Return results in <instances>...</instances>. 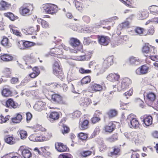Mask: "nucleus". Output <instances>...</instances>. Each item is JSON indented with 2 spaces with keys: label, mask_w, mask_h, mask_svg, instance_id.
<instances>
[{
  "label": "nucleus",
  "mask_w": 158,
  "mask_h": 158,
  "mask_svg": "<svg viewBox=\"0 0 158 158\" xmlns=\"http://www.w3.org/2000/svg\"><path fill=\"white\" fill-rule=\"evenodd\" d=\"M52 73L59 78H63L64 73L61 68L60 61L58 59L55 60L52 64Z\"/></svg>",
  "instance_id": "1"
},
{
  "label": "nucleus",
  "mask_w": 158,
  "mask_h": 158,
  "mask_svg": "<svg viewBox=\"0 0 158 158\" xmlns=\"http://www.w3.org/2000/svg\"><path fill=\"white\" fill-rule=\"evenodd\" d=\"M43 11L46 13L54 15L58 11L59 9L57 6L52 3H46L43 5Z\"/></svg>",
  "instance_id": "2"
},
{
  "label": "nucleus",
  "mask_w": 158,
  "mask_h": 158,
  "mask_svg": "<svg viewBox=\"0 0 158 158\" xmlns=\"http://www.w3.org/2000/svg\"><path fill=\"white\" fill-rule=\"evenodd\" d=\"M32 9L33 6L31 4L24 3L19 8V12L22 16H28L31 15Z\"/></svg>",
  "instance_id": "3"
},
{
  "label": "nucleus",
  "mask_w": 158,
  "mask_h": 158,
  "mask_svg": "<svg viewBox=\"0 0 158 158\" xmlns=\"http://www.w3.org/2000/svg\"><path fill=\"white\" fill-rule=\"evenodd\" d=\"M127 121L131 128H137L139 127V121L133 114H131L127 116Z\"/></svg>",
  "instance_id": "4"
},
{
  "label": "nucleus",
  "mask_w": 158,
  "mask_h": 158,
  "mask_svg": "<svg viewBox=\"0 0 158 158\" xmlns=\"http://www.w3.org/2000/svg\"><path fill=\"white\" fill-rule=\"evenodd\" d=\"M132 84L131 80L128 78L123 79L120 85L117 87V89L119 91L125 90L128 89L131 86Z\"/></svg>",
  "instance_id": "5"
},
{
  "label": "nucleus",
  "mask_w": 158,
  "mask_h": 158,
  "mask_svg": "<svg viewBox=\"0 0 158 158\" xmlns=\"http://www.w3.org/2000/svg\"><path fill=\"white\" fill-rule=\"evenodd\" d=\"M149 69V66L146 64L137 68L135 71V73L137 75H145L148 73Z\"/></svg>",
  "instance_id": "6"
},
{
  "label": "nucleus",
  "mask_w": 158,
  "mask_h": 158,
  "mask_svg": "<svg viewBox=\"0 0 158 158\" xmlns=\"http://www.w3.org/2000/svg\"><path fill=\"white\" fill-rule=\"evenodd\" d=\"M152 50L153 54H155L157 52L156 48L149 45L148 43H146L143 47L142 51L143 53L148 54L150 53Z\"/></svg>",
  "instance_id": "7"
},
{
  "label": "nucleus",
  "mask_w": 158,
  "mask_h": 158,
  "mask_svg": "<svg viewBox=\"0 0 158 158\" xmlns=\"http://www.w3.org/2000/svg\"><path fill=\"white\" fill-rule=\"evenodd\" d=\"M80 99L79 101L80 104L81 106L84 107H87L90 104H92L94 105H95L97 103L99 102L98 99Z\"/></svg>",
  "instance_id": "8"
},
{
  "label": "nucleus",
  "mask_w": 158,
  "mask_h": 158,
  "mask_svg": "<svg viewBox=\"0 0 158 158\" xmlns=\"http://www.w3.org/2000/svg\"><path fill=\"white\" fill-rule=\"evenodd\" d=\"M98 39L99 44L104 46L108 45L110 41V38L107 36L98 35Z\"/></svg>",
  "instance_id": "9"
},
{
  "label": "nucleus",
  "mask_w": 158,
  "mask_h": 158,
  "mask_svg": "<svg viewBox=\"0 0 158 158\" xmlns=\"http://www.w3.org/2000/svg\"><path fill=\"white\" fill-rule=\"evenodd\" d=\"M114 56H108L104 60L103 66L106 69L108 68L114 63Z\"/></svg>",
  "instance_id": "10"
},
{
  "label": "nucleus",
  "mask_w": 158,
  "mask_h": 158,
  "mask_svg": "<svg viewBox=\"0 0 158 158\" xmlns=\"http://www.w3.org/2000/svg\"><path fill=\"white\" fill-rule=\"evenodd\" d=\"M2 104L6 107L9 108H16L19 106V104L14 102L13 99H7L6 101H2Z\"/></svg>",
  "instance_id": "11"
},
{
  "label": "nucleus",
  "mask_w": 158,
  "mask_h": 158,
  "mask_svg": "<svg viewBox=\"0 0 158 158\" xmlns=\"http://www.w3.org/2000/svg\"><path fill=\"white\" fill-rule=\"evenodd\" d=\"M0 44L4 47L6 48H9L12 46V44L9 39L5 36H4L1 41Z\"/></svg>",
  "instance_id": "12"
},
{
  "label": "nucleus",
  "mask_w": 158,
  "mask_h": 158,
  "mask_svg": "<svg viewBox=\"0 0 158 158\" xmlns=\"http://www.w3.org/2000/svg\"><path fill=\"white\" fill-rule=\"evenodd\" d=\"M24 59L26 62V64H33L36 62V58L33 53L24 56Z\"/></svg>",
  "instance_id": "13"
},
{
  "label": "nucleus",
  "mask_w": 158,
  "mask_h": 158,
  "mask_svg": "<svg viewBox=\"0 0 158 158\" xmlns=\"http://www.w3.org/2000/svg\"><path fill=\"white\" fill-rule=\"evenodd\" d=\"M12 55L8 53H1L0 54V60L4 62H8L13 60Z\"/></svg>",
  "instance_id": "14"
},
{
  "label": "nucleus",
  "mask_w": 158,
  "mask_h": 158,
  "mask_svg": "<svg viewBox=\"0 0 158 158\" xmlns=\"http://www.w3.org/2000/svg\"><path fill=\"white\" fill-rule=\"evenodd\" d=\"M127 7L131 8H135L137 4L134 0H119Z\"/></svg>",
  "instance_id": "15"
},
{
  "label": "nucleus",
  "mask_w": 158,
  "mask_h": 158,
  "mask_svg": "<svg viewBox=\"0 0 158 158\" xmlns=\"http://www.w3.org/2000/svg\"><path fill=\"white\" fill-rule=\"evenodd\" d=\"M106 78L109 81L114 82L118 81L120 76L118 73H111L108 74Z\"/></svg>",
  "instance_id": "16"
},
{
  "label": "nucleus",
  "mask_w": 158,
  "mask_h": 158,
  "mask_svg": "<svg viewBox=\"0 0 158 158\" xmlns=\"http://www.w3.org/2000/svg\"><path fill=\"white\" fill-rule=\"evenodd\" d=\"M128 62L131 65L137 66L141 64V60L139 58L134 56L130 57L128 59Z\"/></svg>",
  "instance_id": "17"
},
{
  "label": "nucleus",
  "mask_w": 158,
  "mask_h": 158,
  "mask_svg": "<svg viewBox=\"0 0 158 158\" xmlns=\"http://www.w3.org/2000/svg\"><path fill=\"white\" fill-rule=\"evenodd\" d=\"M40 29V26L39 25L32 26L27 29V33L30 35L35 34L37 32H39Z\"/></svg>",
  "instance_id": "18"
},
{
  "label": "nucleus",
  "mask_w": 158,
  "mask_h": 158,
  "mask_svg": "<svg viewBox=\"0 0 158 158\" xmlns=\"http://www.w3.org/2000/svg\"><path fill=\"white\" fill-rule=\"evenodd\" d=\"M59 114L57 112H51L49 115L47 116L48 120L51 123H53L58 119L59 118Z\"/></svg>",
  "instance_id": "19"
},
{
  "label": "nucleus",
  "mask_w": 158,
  "mask_h": 158,
  "mask_svg": "<svg viewBox=\"0 0 158 158\" xmlns=\"http://www.w3.org/2000/svg\"><path fill=\"white\" fill-rule=\"evenodd\" d=\"M55 147L57 151L60 152L66 151L68 149L66 145L61 143H55Z\"/></svg>",
  "instance_id": "20"
},
{
  "label": "nucleus",
  "mask_w": 158,
  "mask_h": 158,
  "mask_svg": "<svg viewBox=\"0 0 158 158\" xmlns=\"http://www.w3.org/2000/svg\"><path fill=\"white\" fill-rule=\"evenodd\" d=\"M115 127V125L113 122H111L104 127V130L106 132L111 133L114 130Z\"/></svg>",
  "instance_id": "21"
},
{
  "label": "nucleus",
  "mask_w": 158,
  "mask_h": 158,
  "mask_svg": "<svg viewBox=\"0 0 158 158\" xmlns=\"http://www.w3.org/2000/svg\"><path fill=\"white\" fill-rule=\"evenodd\" d=\"M49 53L51 56L58 57V55L63 54V52L59 48H55L51 49Z\"/></svg>",
  "instance_id": "22"
},
{
  "label": "nucleus",
  "mask_w": 158,
  "mask_h": 158,
  "mask_svg": "<svg viewBox=\"0 0 158 158\" xmlns=\"http://www.w3.org/2000/svg\"><path fill=\"white\" fill-rule=\"evenodd\" d=\"M149 13L147 10L143 9L139 12L137 17L139 20H143L148 17Z\"/></svg>",
  "instance_id": "23"
},
{
  "label": "nucleus",
  "mask_w": 158,
  "mask_h": 158,
  "mask_svg": "<svg viewBox=\"0 0 158 158\" xmlns=\"http://www.w3.org/2000/svg\"><path fill=\"white\" fill-rule=\"evenodd\" d=\"M69 43L73 47L79 48L80 46H82L80 44V41L77 38H70Z\"/></svg>",
  "instance_id": "24"
},
{
  "label": "nucleus",
  "mask_w": 158,
  "mask_h": 158,
  "mask_svg": "<svg viewBox=\"0 0 158 158\" xmlns=\"http://www.w3.org/2000/svg\"><path fill=\"white\" fill-rule=\"evenodd\" d=\"M73 3H74L76 9L80 11H83L85 8V6L83 3L77 0H74Z\"/></svg>",
  "instance_id": "25"
},
{
  "label": "nucleus",
  "mask_w": 158,
  "mask_h": 158,
  "mask_svg": "<svg viewBox=\"0 0 158 158\" xmlns=\"http://www.w3.org/2000/svg\"><path fill=\"white\" fill-rule=\"evenodd\" d=\"M21 154L24 158H30L31 156V153L30 151L26 148L22 149L20 148Z\"/></svg>",
  "instance_id": "26"
},
{
  "label": "nucleus",
  "mask_w": 158,
  "mask_h": 158,
  "mask_svg": "<svg viewBox=\"0 0 158 158\" xmlns=\"http://www.w3.org/2000/svg\"><path fill=\"white\" fill-rule=\"evenodd\" d=\"M36 45L35 43L23 40V49H27Z\"/></svg>",
  "instance_id": "27"
},
{
  "label": "nucleus",
  "mask_w": 158,
  "mask_h": 158,
  "mask_svg": "<svg viewBox=\"0 0 158 158\" xmlns=\"http://www.w3.org/2000/svg\"><path fill=\"white\" fill-rule=\"evenodd\" d=\"M11 6V5L7 2L3 0L0 2V10H5Z\"/></svg>",
  "instance_id": "28"
},
{
  "label": "nucleus",
  "mask_w": 158,
  "mask_h": 158,
  "mask_svg": "<svg viewBox=\"0 0 158 158\" xmlns=\"http://www.w3.org/2000/svg\"><path fill=\"white\" fill-rule=\"evenodd\" d=\"M37 21L39 23H41L42 27L44 28L47 29L49 27V23L46 20L41 18H38Z\"/></svg>",
  "instance_id": "29"
},
{
  "label": "nucleus",
  "mask_w": 158,
  "mask_h": 158,
  "mask_svg": "<svg viewBox=\"0 0 158 158\" xmlns=\"http://www.w3.org/2000/svg\"><path fill=\"white\" fill-rule=\"evenodd\" d=\"M10 31L14 34L19 37H21L22 36V34L20 31L18 30V29L15 27H12L11 26H9Z\"/></svg>",
  "instance_id": "30"
},
{
  "label": "nucleus",
  "mask_w": 158,
  "mask_h": 158,
  "mask_svg": "<svg viewBox=\"0 0 158 158\" xmlns=\"http://www.w3.org/2000/svg\"><path fill=\"white\" fill-rule=\"evenodd\" d=\"M12 92L10 89L5 88L2 91V94L4 97H8L12 96Z\"/></svg>",
  "instance_id": "31"
},
{
  "label": "nucleus",
  "mask_w": 158,
  "mask_h": 158,
  "mask_svg": "<svg viewBox=\"0 0 158 158\" xmlns=\"http://www.w3.org/2000/svg\"><path fill=\"white\" fill-rule=\"evenodd\" d=\"M148 10L152 14L155 15H158V6H151L148 7Z\"/></svg>",
  "instance_id": "32"
},
{
  "label": "nucleus",
  "mask_w": 158,
  "mask_h": 158,
  "mask_svg": "<svg viewBox=\"0 0 158 158\" xmlns=\"http://www.w3.org/2000/svg\"><path fill=\"white\" fill-rule=\"evenodd\" d=\"M91 88L96 92L101 91L102 89V87L99 84H97L92 82L90 84Z\"/></svg>",
  "instance_id": "33"
},
{
  "label": "nucleus",
  "mask_w": 158,
  "mask_h": 158,
  "mask_svg": "<svg viewBox=\"0 0 158 158\" xmlns=\"http://www.w3.org/2000/svg\"><path fill=\"white\" fill-rule=\"evenodd\" d=\"M4 15L5 17L8 18L10 19L12 21H14L19 19V17L15 15L10 12L5 13L4 14Z\"/></svg>",
  "instance_id": "34"
},
{
  "label": "nucleus",
  "mask_w": 158,
  "mask_h": 158,
  "mask_svg": "<svg viewBox=\"0 0 158 158\" xmlns=\"http://www.w3.org/2000/svg\"><path fill=\"white\" fill-rule=\"evenodd\" d=\"M4 140L6 143L10 145L14 144L16 142L14 137L13 136H10L9 135L6 136Z\"/></svg>",
  "instance_id": "35"
},
{
  "label": "nucleus",
  "mask_w": 158,
  "mask_h": 158,
  "mask_svg": "<svg viewBox=\"0 0 158 158\" xmlns=\"http://www.w3.org/2000/svg\"><path fill=\"white\" fill-rule=\"evenodd\" d=\"M143 121L146 126H148L152 124V118L151 115L146 116L144 117Z\"/></svg>",
  "instance_id": "36"
},
{
  "label": "nucleus",
  "mask_w": 158,
  "mask_h": 158,
  "mask_svg": "<svg viewBox=\"0 0 158 158\" xmlns=\"http://www.w3.org/2000/svg\"><path fill=\"white\" fill-rule=\"evenodd\" d=\"M47 134L49 135L48 136H47V137L44 136H43L41 135L39 136V137H37L36 138H35V140L36 141H39L41 142L43 141H45L48 140V139L51 137L52 136V135L51 133H47Z\"/></svg>",
  "instance_id": "37"
},
{
  "label": "nucleus",
  "mask_w": 158,
  "mask_h": 158,
  "mask_svg": "<svg viewBox=\"0 0 158 158\" xmlns=\"http://www.w3.org/2000/svg\"><path fill=\"white\" fill-rule=\"evenodd\" d=\"M51 102L55 104L67 105V102L65 99H50Z\"/></svg>",
  "instance_id": "38"
},
{
  "label": "nucleus",
  "mask_w": 158,
  "mask_h": 158,
  "mask_svg": "<svg viewBox=\"0 0 158 158\" xmlns=\"http://www.w3.org/2000/svg\"><path fill=\"white\" fill-rule=\"evenodd\" d=\"M134 31L137 35L142 36L143 35L145 30L142 27H136L135 28Z\"/></svg>",
  "instance_id": "39"
},
{
  "label": "nucleus",
  "mask_w": 158,
  "mask_h": 158,
  "mask_svg": "<svg viewBox=\"0 0 158 158\" xmlns=\"http://www.w3.org/2000/svg\"><path fill=\"white\" fill-rule=\"evenodd\" d=\"M79 128L82 130H84L87 129L88 127L89 121L88 120H85L80 123H79Z\"/></svg>",
  "instance_id": "40"
},
{
  "label": "nucleus",
  "mask_w": 158,
  "mask_h": 158,
  "mask_svg": "<svg viewBox=\"0 0 158 158\" xmlns=\"http://www.w3.org/2000/svg\"><path fill=\"white\" fill-rule=\"evenodd\" d=\"M117 113V111L115 109H111L107 112V114L109 118H112L115 116Z\"/></svg>",
  "instance_id": "41"
},
{
  "label": "nucleus",
  "mask_w": 158,
  "mask_h": 158,
  "mask_svg": "<svg viewBox=\"0 0 158 158\" xmlns=\"http://www.w3.org/2000/svg\"><path fill=\"white\" fill-rule=\"evenodd\" d=\"M22 119V116L19 113L17 114L15 117L12 118L11 120L13 123H19Z\"/></svg>",
  "instance_id": "42"
},
{
  "label": "nucleus",
  "mask_w": 158,
  "mask_h": 158,
  "mask_svg": "<svg viewBox=\"0 0 158 158\" xmlns=\"http://www.w3.org/2000/svg\"><path fill=\"white\" fill-rule=\"evenodd\" d=\"M130 23L128 21H125L122 23L118 25L120 29H123L128 28L129 27Z\"/></svg>",
  "instance_id": "43"
},
{
  "label": "nucleus",
  "mask_w": 158,
  "mask_h": 158,
  "mask_svg": "<svg viewBox=\"0 0 158 158\" xmlns=\"http://www.w3.org/2000/svg\"><path fill=\"white\" fill-rule=\"evenodd\" d=\"M91 80V77L90 76H86L84 77L81 80L82 84H85L89 83Z\"/></svg>",
  "instance_id": "44"
},
{
  "label": "nucleus",
  "mask_w": 158,
  "mask_h": 158,
  "mask_svg": "<svg viewBox=\"0 0 158 158\" xmlns=\"http://www.w3.org/2000/svg\"><path fill=\"white\" fill-rule=\"evenodd\" d=\"M49 84V85L52 87L53 89H56L57 88L59 89H61L62 88L61 85L60 84L58 83L57 82H54Z\"/></svg>",
  "instance_id": "45"
},
{
  "label": "nucleus",
  "mask_w": 158,
  "mask_h": 158,
  "mask_svg": "<svg viewBox=\"0 0 158 158\" xmlns=\"http://www.w3.org/2000/svg\"><path fill=\"white\" fill-rule=\"evenodd\" d=\"M120 150L119 148L114 147L113 151L110 153L111 156L113 157L114 156L119 155L120 154Z\"/></svg>",
  "instance_id": "46"
},
{
  "label": "nucleus",
  "mask_w": 158,
  "mask_h": 158,
  "mask_svg": "<svg viewBox=\"0 0 158 158\" xmlns=\"http://www.w3.org/2000/svg\"><path fill=\"white\" fill-rule=\"evenodd\" d=\"M100 130V129L99 126H97L94 130L93 133L91 135L89 138H92L95 137L96 135L99 133Z\"/></svg>",
  "instance_id": "47"
},
{
  "label": "nucleus",
  "mask_w": 158,
  "mask_h": 158,
  "mask_svg": "<svg viewBox=\"0 0 158 158\" xmlns=\"http://www.w3.org/2000/svg\"><path fill=\"white\" fill-rule=\"evenodd\" d=\"M46 103L40 100L36 102L34 107L41 109V108L44 107Z\"/></svg>",
  "instance_id": "48"
},
{
  "label": "nucleus",
  "mask_w": 158,
  "mask_h": 158,
  "mask_svg": "<svg viewBox=\"0 0 158 158\" xmlns=\"http://www.w3.org/2000/svg\"><path fill=\"white\" fill-rule=\"evenodd\" d=\"M83 46H80L79 48L74 47V49H70V51L71 53H77L79 52L82 51Z\"/></svg>",
  "instance_id": "49"
},
{
  "label": "nucleus",
  "mask_w": 158,
  "mask_h": 158,
  "mask_svg": "<svg viewBox=\"0 0 158 158\" xmlns=\"http://www.w3.org/2000/svg\"><path fill=\"white\" fill-rule=\"evenodd\" d=\"M118 136L117 134H113L111 137L107 138V140L109 142H113L118 139Z\"/></svg>",
  "instance_id": "50"
},
{
  "label": "nucleus",
  "mask_w": 158,
  "mask_h": 158,
  "mask_svg": "<svg viewBox=\"0 0 158 158\" xmlns=\"http://www.w3.org/2000/svg\"><path fill=\"white\" fill-rule=\"evenodd\" d=\"M78 136L80 139L82 140H85L88 137L87 134L82 132L79 133Z\"/></svg>",
  "instance_id": "51"
},
{
  "label": "nucleus",
  "mask_w": 158,
  "mask_h": 158,
  "mask_svg": "<svg viewBox=\"0 0 158 158\" xmlns=\"http://www.w3.org/2000/svg\"><path fill=\"white\" fill-rule=\"evenodd\" d=\"M19 134L20 137L22 139H24L26 138L27 136V132L24 130H21L19 131Z\"/></svg>",
  "instance_id": "52"
},
{
  "label": "nucleus",
  "mask_w": 158,
  "mask_h": 158,
  "mask_svg": "<svg viewBox=\"0 0 158 158\" xmlns=\"http://www.w3.org/2000/svg\"><path fill=\"white\" fill-rule=\"evenodd\" d=\"M58 158H73V156L69 153H64L60 154Z\"/></svg>",
  "instance_id": "53"
},
{
  "label": "nucleus",
  "mask_w": 158,
  "mask_h": 158,
  "mask_svg": "<svg viewBox=\"0 0 158 158\" xmlns=\"http://www.w3.org/2000/svg\"><path fill=\"white\" fill-rule=\"evenodd\" d=\"M155 99H144L146 103L148 106H153Z\"/></svg>",
  "instance_id": "54"
},
{
  "label": "nucleus",
  "mask_w": 158,
  "mask_h": 158,
  "mask_svg": "<svg viewBox=\"0 0 158 158\" xmlns=\"http://www.w3.org/2000/svg\"><path fill=\"white\" fill-rule=\"evenodd\" d=\"M100 120V118L99 116L94 114V117L91 118V122L93 123H95L98 122Z\"/></svg>",
  "instance_id": "55"
},
{
  "label": "nucleus",
  "mask_w": 158,
  "mask_h": 158,
  "mask_svg": "<svg viewBox=\"0 0 158 158\" xmlns=\"http://www.w3.org/2000/svg\"><path fill=\"white\" fill-rule=\"evenodd\" d=\"M79 72L81 74H89L91 73V71L89 69H85L82 68H81L79 69Z\"/></svg>",
  "instance_id": "56"
},
{
  "label": "nucleus",
  "mask_w": 158,
  "mask_h": 158,
  "mask_svg": "<svg viewBox=\"0 0 158 158\" xmlns=\"http://www.w3.org/2000/svg\"><path fill=\"white\" fill-rule=\"evenodd\" d=\"M146 97L148 99H156V94L152 92H149L146 95Z\"/></svg>",
  "instance_id": "57"
},
{
  "label": "nucleus",
  "mask_w": 158,
  "mask_h": 158,
  "mask_svg": "<svg viewBox=\"0 0 158 158\" xmlns=\"http://www.w3.org/2000/svg\"><path fill=\"white\" fill-rule=\"evenodd\" d=\"M9 116L7 115L5 117L1 115L0 116V123H5L6 121L8 120L9 119Z\"/></svg>",
  "instance_id": "58"
},
{
  "label": "nucleus",
  "mask_w": 158,
  "mask_h": 158,
  "mask_svg": "<svg viewBox=\"0 0 158 158\" xmlns=\"http://www.w3.org/2000/svg\"><path fill=\"white\" fill-rule=\"evenodd\" d=\"M69 25V27L73 30L77 31L78 30V26L76 23H70Z\"/></svg>",
  "instance_id": "59"
},
{
  "label": "nucleus",
  "mask_w": 158,
  "mask_h": 158,
  "mask_svg": "<svg viewBox=\"0 0 158 158\" xmlns=\"http://www.w3.org/2000/svg\"><path fill=\"white\" fill-rule=\"evenodd\" d=\"M5 74L7 77H10L11 72V69L9 68H6L4 72Z\"/></svg>",
  "instance_id": "60"
},
{
  "label": "nucleus",
  "mask_w": 158,
  "mask_h": 158,
  "mask_svg": "<svg viewBox=\"0 0 158 158\" xmlns=\"http://www.w3.org/2000/svg\"><path fill=\"white\" fill-rule=\"evenodd\" d=\"M152 61L158 62V56L157 55H151L149 56H147Z\"/></svg>",
  "instance_id": "61"
},
{
  "label": "nucleus",
  "mask_w": 158,
  "mask_h": 158,
  "mask_svg": "<svg viewBox=\"0 0 158 158\" xmlns=\"http://www.w3.org/2000/svg\"><path fill=\"white\" fill-rule=\"evenodd\" d=\"M49 35V34L47 31H43L42 32L40 35V37L43 39H45L47 38Z\"/></svg>",
  "instance_id": "62"
},
{
  "label": "nucleus",
  "mask_w": 158,
  "mask_h": 158,
  "mask_svg": "<svg viewBox=\"0 0 158 158\" xmlns=\"http://www.w3.org/2000/svg\"><path fill=\"white\" fill-rule=\"evenodd\" d=\"M19 82V79L18 77H12L10 80V82L12 84H16Z\"/></svg>",
  "instance_id": "63"
},
{
  "label": "nucleus",
  "mask_w": 158,
  "mask_h": 158,
  "mask_svg": "<svg viewBox=\"0 0 158 158\" xmlns=\"http://www.w3.org/2000/svg\"><path fill=\"white\" fill-rule=\"evenodd\" d=\"M91 153L92 152L91 151L88 150L81 152V154L82 156L84 157H86L90 155Z\"/></svg>",
  "instance_id": "64"
}]
</instances>
